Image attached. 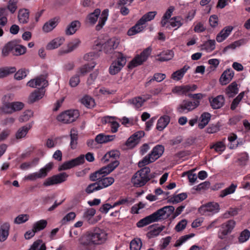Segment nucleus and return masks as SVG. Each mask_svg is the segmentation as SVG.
I'll list each match as a JSON object with an SVG mask.
<instances>
[{
  "mask_svg": "<svg viewBox=\"0 0 250 250\" xmlns=\"http://www.w3.org/2000/svg\"><path fill=\"white\" fill-rule=\"evenodd\" d=\"M174 210L173 206H165L140 220L137 223V226L139 228H142L153 222L165 220L169 217L174 212Z\"/></svg>",
  "mask_w": 250,
  "mask_h": 250,
  "instance_id": "nucleus-1",
  "label": "nucleus"
},
{
  "mask_svg": "<svg viewBox=\"0 0 250 250\" xmlns=\"http://www.w3.org/2000/svg\"><path fill=\"white\" fill-rule=\"evenodd\" d=\"M106 236L104 231L100 229H96L84 237L83 243L85 245H100L104 242Z\"/></svg>",
  "mask_w": 250,
  "mask_h": 250,
  "instance_id": "nucleus-2",
  "label": "nucleus"
},
{
  "mask_svg": "<svg viewBox=\"0 0 250 250\" xmlns=\"http://www.w3.org/2000/svg\"><path fill=\"white\" fill-rule=\"evenodd\" d=\"M150 169L148 167H145L138 171L132 177L131 182L135 187H141L144 186L149 180L152 178L149 177Z\"/></svg>",
  "mask_w": 250,
  "mask_h": 250,
  "instance_id": "nucleus-3",
  "label": "nucleus"
},
{
  "mask_svg": "<svg viewBox=\"0 0 250 250\" xmlns=\"http://www.w3.org/2000/svg\"><path fill=\"white\" fill-rule=\"evenodd\" d=\"M164 146L162 145H158L155 146L150 153L145 156L142 161L139 162V167H143L155 161L162 156L164 153Z\"/></svg>",
  "mask_w": 250,
  "mask_h": 250,
  "instance_id": "nucleus-4",
  "label": "nucleus"
},
{
  "mask_svg": "<svg viewBox=\"0 0 250 250\" xmlns=\"http://www.w3.org/2000/svg\"><path fill=\"white\" fill-rule=\"evenodd\" d=\"M116 57L117 59L111 63L109 67V73L111 75L117 74L126 62V58L122 53L117 52Z\"/></svg>",
  "mask_w": 250,
  "mask_h": 250,
  "instance_id": "nucleus-5",
  "label": "nucleus"
},
{
  "mask_svg": "<svg viewBox=\"0 0 250 250\" xmlns=\"http://www.w3.org/2000/svg\"><path fill=\"white\" fill-rule=\"evenodd\" d=\"M79 116L78 110H68L60 114L57 117L59 122L64 124H69L76 121Z\"/></svg>",
  "mask_w": 250,
  "mask_h": 250,
  "instance_id": "nucleus-6",
  "label": "nucleus"
},
{
  "mask_svg": "<svg viewBox=\"0 0 250 250\" xmlns=\"http://www.w3.org/2000/svg\"><path fill=\"white\" fill-rule=\"evenodd\" d=\"M220 206L217 203L209 202L202 205L198 209L199 212L202 215L209 216L218 212Z\"/></svg>",
  "mask_w": 250,
  "mask_h": 250,
  "instance_id": "nucleus-7",
  "label": "nucleus"
},
{
  "mask_svg": "<svg viewBox=\"0 0 250 250\" xmlns=\"http://www.w3.org/2000/svg\"><path fill=\"white\" fill-rule=\"evenodd\" d=\"M54 164L50 162L45 166L41 168L39 172L31 173L25 177V179L30 181H35L37 179H42L45 177L47 173L52 169Z\"/></svg>",
  "mask_w": 250,
  "mask_h": 250,
  "instance_id": "nucleus-8",
  "label": "nucleus"
},
{
  "mask_svg": "<svg viewBox=\"0 0 250 250\" xmlns=\"http://www.w3.org/2000/svg\"><path fill=\"white\" fill-rule=\"evenodd\" d=\"M235 224V222L233 220H229L223 223L220 226V229L218 232V238L222 240L226 239L227 236L232 232Z\"/></svg>",
  "mask_w": 250,
  "mask_h": 250,
  "instance_id": "nucleus-9",
  "label": "nucleus"
},
{
  "mask_svg": "<svg viewBox=\"0 0 250 250\" xmlns=\"http://www.w3.org/2000/svg\"><path fill=\"white\" fill-rule=\"evenodd\" d=\"M199 104L200 101L192 102L185 100L177 107V110L180 113H188L195 109Z\"/></svg>",
  "mask_w": 250,
  "mask_h": 250,
  "instance_id": "nucleus-10",
  "label": "nucleus"
},
{
  "mask_svg": "<svg viewBox=\"0 0 250 250\" xmlns=\"http://www.w3.org/2000/svg\"><path fill=\"white\" fill-rule=\"evenodd\" d=\"M151 49L148 47L145 49L140 55L136 56L129 63L128 67L133 68L142 64L148 58L151 53Z\"/></svg>",
  "mask_w": 250,
  "mask_h": 250,
  "instance_id": "nucleus-11",
  "label": "nucleus"
},
{
  "mask_svg": "<svg viewBox=\"0 0 250 250\" xmlns=\"http://www.w3.org/2000/svg\"><path fill=\"white\" fill-rule=\"evenodd\" d=\"M68 175L65 172H62L48 178L44 182L43 185L45 187L58 184L66 181Z\"/></svg>",
  "mask_w": 250,
  "mask_h": 250,
  "instance_id": "nucleus-12",
  "label": "nucleus"
},
{
  "mask_svg": "<svg viewBox=\"0 0 250 250\" xmlns=\"http://www.w3.org/2000/svg\"><path fill=\"white\" fill-rule=\"evenodd\" d=\"M84 162V157L83 155H81L79 157L72 159L70 161L66 162L62 164L59 168V170H64L70 169L76 166L83 163Z\"/></svg>",
  "mask_w": 250,
  "mask_h": 250,
  "instance_id": "nucleus-13",
  "label": "nucleus"
},
{
  "mask_svg": "<svg viewBox=\"0 0 250 250\" xmlns=\"http://www.w3.org/2000/svg\"><path fill=\"white\" fill-rule=\"evenodd\" d=\"M119 43V42L117 39H110L102 45L103 50L105 53H111L118 47Z\"/></svg>",
  "mask_w": 250,
  "mask_h": 250,
  "instance_id": "nucleus-14",
  "label": "nucleus"
},
{
  "mask_svg": "<svg viewBox=\"0 0 250 250\" xmlns=\"http://www.w3.org/2000/svg\"><path fill=\"white\" fill-rule=\"evenodd\" d=\"M119 165V162L118 160L111 161V162L106 166L104 167L99 169L101 173L104 175V177L106 175L111 173Z\"/></svg>",
  "mask_w": 250,
  "mask_h": 250,
  "instance_id": "nucleus-15",
  "label": "nucleus"
},
{
  "mask_svg": "<svg viewBox=\"0 0 250 250\" xmlns=\"http://www.w3.org/2000/svg\"><path fill=\"white\" fill-rule=\"evenodd\" d=\"M234 76V72L230 69H228L222 73L219 81L222 85H226L229 83Z\"/></svg>",
  "mask_w": 250,
  "mask_h": 250,
  "instance_id": "nucleus-16",
  "label": "nucleus"
},
{
  "mask_svg": "<svg viewBox=\"0 0 250 250\" xmlns=\"http://www.w3.org/2000/svg\"><path fill=\"white\" fill-rule=\"evenodd\" d=\"M10 225L9 223L5 222L0 227V241H5L9 235Z\"/></svg>",
  "mask_w": 250,
  "mask_h": 250,
  "instance_id": "nucleus-17",
  "label": "nucleus"
},
{
  "mask_svg": "<svg viewBox=\"0 0 250 250\" xmlns=\"http://www.w3.org/2000/svg\"><path fill=\"white\" fill-rule=\"evenodd\" d=\"M119 156L120 152L119 151L111 150L105 154L102 160L104 163L107 162H110V163L111 161L117 160L119 158Z\"/></svg>",
  "mask_w": 250,
  "mask_h": 250,
  "instance_id": "nucleus-18",
  "label": "nucleus"
},
{
  "mask_svg": "<svg viewBox=\"0 0 250 250\" xmlns=\"http://www.w3.org/2000/svg\"><path fill=\"white\" fill-rule=\"evenodd\" d=\"M170 117L164 115L161 117L158 120L156 128L159 131H162L166 128L170 122Z\"/></svg>",
  "mask_w": 250,
  "mask_h": 250,
  "instance_id": "nucleus-19",
  "label": "nucleus"
},
{
  "mask_svg": "<svg viewBox=\"0 0 250 250\" xmlns=\"http://www.w3.org/2000/svg\"><path fill=\"white\" fill-rule=\"evenodd\" d=\"M210 105L213 109L221 108L224 104L225 99L222 95L217 96L216 97L209 100Z\"/></svg>",
  "mask_w": 250,
  "mask_h": 250,
  "instance_id": "nucleus-20",
  "label": "nucleus"
},
{
  "mask_svg": "<svg viewBox=\"0 0 250 250\" xmlns=\"http://www.w3.org/2000/svg\"><path fill=\"white\" fill-rule=\"evenodd\" d=\"M232 29L233 27L232 26H229L225 27L217 35L216 37V41L218 42H222V41H223L230 34Z\"/></svg>",
  "mask_w": 250,
  "mask_h": 250,
  "instance_id": "nucleus-21",
  "label": "nucleus"
},
{
  "mask_svg": "<svg viewBox=\"0 0 250 250\" xmlns=\"http://www.w3.org/2000/svg\"><path fill=\"white\" fill-rule=\"evenodd\" d=\"M81 23L78 21H74L67 26L65 33L67 35L74 34L77 30L80 27Z\"/></svg>",
  "mask_w": 250,
  "mask_h": 250,
  "instance_id": "nucleus-22",
  "label": "nucleus"
},
{
  "mask_svg": "<svg viewBox=\"0 0 250 250\" xmlns=\"http://www.w3.org/2000/svg\"><path fill=\"white\" fill-rule=\"evenodd\" d=\"M150 97L149 95H144L143 97H137L132 99L131 101H130V103L133 104L135 107L139 108L142 106L145 102L150 99Z\"/></svg>",
  "mask_w": 250,
  "mask_h": 250,
  "instance_id": "nucleus-23",
  "label": "nucleus"
},
{
  "mask_svg": "<svg viewBox=\"0 0 250 250\" xmlns=\"http://www.w3.org/2000/svg\"><path fill=\"white\" fill-rule=\"evenodd\" d=\"M18 19L21 23H26L29 21V11L27 9H20L18 12Z\"/></svg>",
  "mask_w": 250,
  "mask_h": 250,
  "instance_id": "nucleus-24",
  "label": "nucleus"
},
{
  "mask_svg": "<svg viewBox=\"0 0 250 250\" xmlns=\"http://www.w3.org/2000/svg\"><path fill=\"white\" fill-rule=\"evenodd\" d=\"M189 67V66L186 65L182 68L173 72L171 75V79L176 81L180 80Z\"/></svg>",
  "mask_w": 250,
  "mask_h": 250,
  "instance_id": "nucleus-25",
  "label": "nucleus"
},
{
  "mask_svg": "<svg viewBox=\"0 0 250 250\" xmlns=\"http://www.w3.org/2000/svg\"><path fill=\"white\" fill-rule=\"evenodd\" d=\"M108 16V10L105 9L104 10L100 17L98 24L96 26V30L97 31L100 30L104 25L105 21L107 19Z\"/></svg>",
  "mask_w": 250,
  "mask_h": 250,
  "instance_id": "nucleus-26",
  "label": "nucleus"
},
{
  "mask_svg": "<svg viewBox=\"0 0 250 250\" xmlns=\"http://www.w3.org/2000/svg\"><path fill=\"white\" fill-rule=\"evenodd\" d=\"M63 38H55L50 42L46 46L47 50H52L61 46L64 42Z\"/></svg>",
  "mask_w": 250,
  "mask_h": 250,
  "instance_id": "nucleus-27",
  "label": "nucleus"
},
{
  "mask_svg": "<svg viewBox=\"0 0 250 250\" xmlns=\"http://www.w3.org/2000/svg\"><path fill=\"white\" fill-rule=\"evenodd\" d=\"M238 92L237 84L236 82H233L229 84L226 89V94L229 97H233Z\"/></svg>",
  "mask_w": 250,
  "mask_h": 250,
  "instance_id": "nucleus-28",
  "label": "nucleus"
},
{
  "mask_svg": "<svg viewBox=\"0 0 250 250\" xmlns=\"http://www.w3.org/2000/svg\"><path fill=\"white\" fill-rule=\"evenodd\" d=\"M144 24L142 22H140V20H139L134 26L128 30V35L132 36L142 31L144 29Z\"/></svg>",
  "mask_w": 250,
  "mask_h": 250,
  "instance_id": "nucleus-29",
  "label": "nucleus"
},
{
  "mask_svg": "<svg viewBox=\"0 0 250 250\" xmlns=\"http://www.w3.org/2000/svg\"><path fill=\"white\" fill-rule=\"evenodd\" d=\"M211 115L209 113L204 112L200 117V122L198 124V127L200 129L204 128L210 120Z\"/></svg>",
  "mask_w": 250,
  "mask_h": 250,
  "instance_id": "nucleus-30",
  "label": "nucleus"
},
{
  "mask_svg": "<svg viewBox=\"0 0 250 250\" xmlns=\"http://www.w3.org/2000/svg\"><path fill=\"white\" fill-rule=\"evenodd\" d=\"M188 197L186 193H182L170 197L167 201L168 203L177 204L186 199Z\"/></svg>",
  "mask_w": 250,
  "mask_h": 250,
  "instance_id": "nucleus-31",
  "label": "nucleus"
},
{
  "mask_svg": "<svg viewBox=\"0 0 250 250\" xmlns=\"http://www.w3.org/2000/svg\"><path fill=\"white\" fill-rule=\"evenodd\" d=\"M70 146L72 149L76 148L78 144V131L74 128L71 129L70 131Z\"/></svg>",
  "mask_w": 250,
  "mask_h": 250,
  "instance_id": "nucleus-32",
  "label": "nucleus"
},
{
  "mask_svg": "<svg viewBox=\"0 0 250 250\" xmlns=\"http://www.w3.org/2000/svg\"><path fill=\"white\" fill-rule=\"evenodd\" d=\"M115 135H104L103 134L98 135L95 138V142L98 144L105 143L114 140Z\"/></svg>",
  "mask_w": 250,
  "mask_h": 250,
  "instance_id": "nucleus-33",
  "label": "nucleus"
},
{
  "mask_svg": "<svg viewBox=\"0 0 250 250\" xmlns=\"http://www.w3.org/2000/svg\"><path fill=\"white\" fill-rule=\"evenodd\" d=\"M101 13V10L99 8L96 9L93 12L89 14L87 17L88 21L92 24H94L97 21L99 16Z\"/></svg>",
  "mask_w": 250,
  "mask_h": 250,
  "instance_id": "nucleus-34",
  "label": "nucleus"
},
{
  "mask_svg": "<svg viewBox=\"0 0 250 250\" xmlns=\"http://www.w3.org/2000/svg\"><path fill=\"white\" fill-rule=\"evenodd\" d=\"M43 93L38 90H36L32 92L28 98V103L32 104L37 101L42 99L43 96Z\"/></svg>",
  "mask_w": 250,
  "mask_h": 250,
  "instance_id": "nucleus-35",
  "label": "nucleus"
},
{
  "mask_svg": "<svg viewBox=\"0 0 250 250\" xmlns=\"http://www.w3.org/2000/svg\"><path fill=\"white\" fill-rule=\"evenodd\" d=\"M114 179L112 177H103L98 183L102 189L107 188L111 185L114 182Z\"/></svg>",
  "mask_w": 250,
  "mask_h": 250,
  "instance_id": "nucleus-36",
  "label": "nucleus"
},
{
  "mask_svg": "<svg viewBox=\"0 0 250 250\" xmlns=\"http://www.w3.org/2000/svg\"><path fill=\"white\" fill-rule=\"evenodd\" d=\"M31 127L32 125L29 124L20 128L16 134V138L21 139L25 137Z\"/></svg>",
  "mask_w": 250,
  "mask_h": 250,
  "instance_id": "nucleus-37",
  "label": "nucleus"
},
{
  "mask_svg": "<svg viewBox=\"0 0 250 250\" xmlns=\"http://www.w3.org/2000/svg\"><path fill=\"white\" fill-rule=\"evenodd\" d=\"M57 25V22L55 19L45 22L42 27V30L48 33L52 31Z\"/></svg>",
  "mask_w": 250,
  "mask_h": 250,
  "instance_id": "nucleus-38",
  "label": "nucleus"
},
{
  "mask_svg": "<svg viewBox=\"0 0 250 250\" xmlns=\"http://www.w3.org/2000/svg\"><path fill=\"white\" fill-rule=\"evenodd\" d=\"M15 67H5L0 68V78H2L16 71Z\"/></svg>",
  "mask_w": 250,
  "mask_h": 250,
  "instance_id": "nucleus-39",
  "label": "nucleus"
},
{
  "mask_svg": "<svg viewBox=\"0 0 250 250\" xmlns=\"http://www.w3.org/2000/svg\"><path fill=\"white\" fill-rule=\"evenodd\" d=\"M26 48L23 45L16 44L13 42V54L15 56H20L24 54L26 52Z\"/></svg>",
  "mask_w": 250,
  "mask_h": 250,
  "instance_id": "nucleus-40",
  "label": "nucleus"
},
{
  "mask_svg": "<svg viewBox=\"0 0 250 250\" xmlns=\"http://www.w3.org/2000/svg\"><path fill=\"white\" fill-rule=\"evenodd\" d=\"M96 213V210L93 208H86L83 215V218L87 220L89 223H94L93 221H90L91 219Z\"/></svg>",
  "mask_w": 250,
  "mask_h": 250,
  "instance_id": "nucleus-41",
  "label": "nucleus"
},
{
  "mask_svg": "<svg viewBox=\"0 0 250 250\" xmlns=\"http://www.w3.org/2000/svg\"><path fill=\"white\" fill-rule=\"evenodd\" d=\"M237 188V185L231 184L229 187L222 190L220 194V197L223 198L228 195L232 194L234 192Z\"/></svg>",
  "mask_w": 250,
  "mask_h": 250,
  "instance_id": "nucleus-42",
  "label": "nucleus"
},
{
  "mask_svg": "<svg viewBox=\"0 0 250 250\" xmlns=\"http://www.w3.org/2000/svg\"><path fill=\"white\" fill-rule=\"evenodd\" d=\"M28 250H46L45 244L42 240L39 239L34 242Z\"/></svg>",
  "mask_w": 250,
  "mask_h": 250,
  "instance_id": "nucleus-43",
  "label": "nucleus"
},
{
  "mask_svg": "<svg viewBox=\"0 0 250 250\" xmlns=\"http://www.w3.org/2000/svg\"><path fill=\"white\" fill-rule=\"evenodd\" d=\"M81 103L84 105L86 107L91 108L93 107L95 104L94 100L91 97L88 96H84L80 100Z\"/></svg>",
  "mask_w": 250,
  "mask_h": 250,
  "instance_id": "nucleus-44",
  "label": "nucleus"
},
{
  "mask_svg": "<svg viewBox=\"0 0 250 250\" xmlns=\"http://www.w3.org/2000/svg\"><path fill=\"white\" fill-rule=\"evenodd\" d=\"M157 14V12L156 11H151L149 12L146 14H145L140 20V22H142L144 24L146 22L150 21L153 20L156 15Z\"/></svg>",
  "mask_w": 250,
  "mask_h": 250,
  "instance_id": "nucleus-45",
  "label": "nucleus"
},
{
  "mask_svg": "<svg viewBox=\"0 0 250 250\" xmlns=\"http://www.w3.org/2000/svg\"><path fill=\"white\" fill-rule=\"evenodd\" d=\"M142 246V243L140 238L134 239L130 243V250H140Z\"/></svg>",
  "mask_w": 250,
  "mask_h": 250,
  "instance_id": "nucleus-46",
  "label": "nucleus"
},
{
  "mask_svg": "<svg viewBox=\"0 0 250 250\" xmlns=\"http://www.w3.org/2000/svg\"><path fill=\"white\" fill-rule=\"evenodd\" d=\"M47 222L45 220H41L36 222L33 225V230L36 232L44 229L47 225Z\"/></svg>",
  "mask_w": 250,
  "mask_h": 250,
  "instance_id": "nucleus-47",
  "label": "nucleus"
},
{
  "mask_svg": "<svg viewBox=\"0 0 250 250\" xmlns=\"http://www.w3.org/2000/svg\"><path fill=\"white\" fill-rule=\"evenodd\" d=\"M13 42H8L2 49V56L4 57L8 55L9 53L11 52L13 53Z\"/></svg>",
  "mask_w": 250,
  "mask_h": 250,
  "instance_id": "nucleus-48",
  "label": "nucleus"
},
{
  "mask_svg": "<svg viewBox=\"0 0 250 250\" xmlns=\"http://www.w3.org/2000/svg\"><path fill=\"white\" fill-rule=\"evenodd\" d=\"M102 189L98 182L89 184L85 189V192L87 194H90L95 191Z\"/></svg>",
  "mask_w": 250,
  "mask_h": 250,
  "instance_id": "nucleus-49",
  "label": "nucleus"
},
{
  "mask_svg": "<svg viewBox=\"0 0 250 250\" xmlns=\"http://www.w3.org/2000/svg\"><path fill=\"white\" fill-rule=\"evenodd\" d=\"M250 237V231L247 229L242 231L238 237V241L240 243H243L246 242Z\"/></svg>",
  "mask_w": 250,
  "mask_h": 250,
  "instance_id": "nucleus-50",
  "label": "nucleus"
},
{
  "mask_svg": "<svg viewBox=\"0 0 250 250\" xmlns=\"http://www.w3.org/2000/svg\"><path fill=\"white\" fill-rule=\"evenodd\" d=\"M94 65L90 66L89 64H84L79 68L78 73L81 76H84L87 73L91 71L94 68Z\"/></svg>",
  "mask_w": 250,
  "mask_h": 250,
  "instance_id": "nucleus-51",
  "label": "nucleus"
},
{
  "mask_svg": "<svg viewBox=\"0 0 250 250\" xmlns=\"http://www.w3.org/2000/svg\"><path fill=\"white\" fill-rule=\"evenodd\" d=\"M166 78V75L163 73H157L154 74V76L152 79H151L148 82L146 83V86L148 85V84L153 81H156L157 82H161L163 81Z\"/></svg>",
  "mask_w": 250,
  "mask_h": 250,
  "instance_id": "nucleus-52",
  "label": "nucleus"
},
{
  "mask_svg": "<svg viewBox=\"0 0 250 250\" xmlns=\"http://www.w3.org/2000/svg\"><path fill=\"white\" fill-rule=\"evenodd\" d=\"M188 87L187 85L177 86L174 87L172 91L174 93L179 95L186 94L188 92Z\"/></svg>",
  "mask_w": 250,
  "mask_h": 250,
  "instance_id": "nucleus-53",
  "label": "nucleus"
},
{
  "mask_svg": "<svg viewBox=\"0 0 250 250\" xmlns=\"http://www.w3.org/2000/svg\"><path fill=\"white\" fill-rule=\"evenodd\" d=\"M173 52L170 50L167 51L165 53L161 55L157 60L160 62L167 61L173 57Z\"/></svg>",
  "mask_w": 250,
  "mask_h": 250,
  "instance_id": "nucleus-54",
  "label": "nucleus"
},
{
  "mask_svg": "<svg viewBox=\"0 0 250 250\" xmlns=\"http://www.w3.org/2000/svg\"><path fill=\"white\" fill-rule=\"evenodd\" d=\"M33 115V112L31 110H26L20 116L19 121L20 122H25L29 120Z\"/></svg>",
  "mask_w": 250,
  "mask_h": 250,
  "instance_id": "nucleus-55",
  "label": "nucleus"
},
{
  "mask_svg": "<svg viewBox=\"0 0 250 250\" xmlns=\"http://www.w3.org/2000/svg\"><path fill=\"white\" fill-rule=\"evenodd\" d=\"M76 213L74 212H70L67 213L61 221L62 225H65L69 221L73 220L76 217Z\"/></svg>",
  "mask_w": 250,
  "mask_h": 250,
  "instance_id": "nucleus-56",
  "label": "nucleus"
},
{
  "mask_svg": "<svg viewBox=\"0 0 250 250\" xmlns=\"http://www.w3.org/2000/svg\"><path fill=\"white\" fill-rule=\"evenodd\" d=\"M18 0H9L7 5V9L13 14L17 9Z\"/></svg>",
  "mask_w": 250,
  "mask_h": 250,
  "instance_id": "nucleus-57",
  "label": "nucleus"
},
{
  "mask_svg": "<svg viewBox=\"0 0 250 250\" xmlns=\"http://www.w3.org/2000/svg\"><path fill=\"white\" fill-rule=\"evenodd\" d=\"M80 42V40L77 39L75 40L72 42L69 43L68 44L67 49L66 51H65V53H69L73 51L74 49H75L78 47Z\"/></svg>",
  "mask_w": 250,
  "mask_h": 250,
  "instance_id": "nucleus-58",
  "label": "nucleus"
},
{
  "mask_svg": "<svg viewBox=\"0 0 250 250\" xmlns=\"http://www.w3.org/2000/svg\"><path fill=\"white\" fill-rule=\"evenodd\" d=\"M244 95V92H242L240 93L232 101L230 109L232 110H234L240 102L241 101Z\"/></svg>",
  "mask_w": 250,
  "mask_h": 250,
  "instance_id": "nucleus-59",
  "label": "nucleus"
},
{
  "mask_svg": "<svg viewBox=\"0 0 250 250\" xmlns=\"http://www.w3.org/2000/svg\"><path fill=\"white\" fill-rule=\"evenodd\" d=\"M104 177V175L101 173L100 170H97L95 172L91 173L89 176V179L90 181L95 182V181H100L103 177Z\"/></svg>",
  "mask_w": 250,
  "mask_h": 250,
  "instance_id": "nucleus-60",
  "label": "nucleus"
},
{
  "mask_svg": "<svg viewBox=\"0 0 250 250\" xmlns=\"http://www.w3.org/2000/svg\"><path fill=\"white\" fill-rule=\"evenodd\" d=\"M169 23L172 27H177L178 28L183 24L181 21V18L179 17L172 18L170 20Z\"/></svg>",
  "mask_w": 250,
  "mask_h": 250,
  "instance_id": "nucleus-61",
  "label": "nucleus"
},
{
  "mask_svg": "<svg viewBox=\"0 0 250 250\" xmlns=\"http://www.w3.org/2000/svg\"><path fill=\"white\" fill-rule=\"evenodd\" d=\"M194 236V234L191 233L188 235H186L180 237L178 240L176 241L174 244V247H178L180 246L183 243L186 241L188 239Z\"/></svg>",
  "mask_w": 250,
  "mask_h": 250,
  "instance_id": "nucleus-62",
  "label": "nucleus"
},
{
  "mask_svg": "<svg viewBox=\"0 0 250 250\" xmlns=\"http://www.w3.org/2000/svg\"><path fill=\"white\" fill-rule=\"evenodd\" d=\"M1 110L6 114H11L13 113L12 105L11 103H5L0 108Z\"/></svg>",
  "mask_w": 250,
  "mask_h": 250,
  "instance_id": "nucleus-63",
  "label": "nucleus"
},
{
  "mask_svg": "<svg viewBox=\"0 0 250 250\" xmlns=\"http://www.w3.org/2000/svg\"><path fill=\"white\" fill-rule=\"evenodd\" d=\"M226 146L222 142H218L210 146V148H214L217 152H222L225 149Z\"/></svg>",
  "mask_w": 250,
  "mask_h": 250,
  "instance_id": "nucleus-64",
  "label": "nucleus"
}]
</instances>
